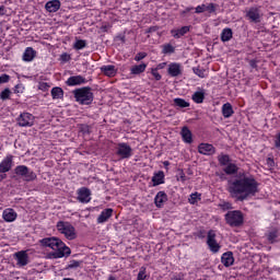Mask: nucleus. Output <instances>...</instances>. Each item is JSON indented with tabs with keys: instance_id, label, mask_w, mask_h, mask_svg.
I'll return each mask as SVG.
<instances>
[{
	"instance_id": "nucleus-28",
	"label": "nucleus",
	"mask_w": 280,
	"mask_h": 280,
	"mask_svg": "<svg viewBox=\"0 0 280 280\" xmlns=\"http://www.w3.org/2000/svg\"><path fill=\"white\" fill-rule=\"evenodd\" d=\"M45 8L47 12H58L60 10V0L48 1Z\"/></svg>"
},
{
	"instance_id": "nucleus-9",
	"label": "nucleus",
	"mask_w": 280,
	"mask_h": 280,
	"mask_svg": "<svg viewBox=\"0 0 280 280\" xmlns=\"http://www.w3.org/2000/svg\"><path fill=\"white\" fill-rule=\"evenodd\" d=\"M207 245L211 253H220V244L215 241V231L210 230L207 236Z\"/></svg>"
},
{
	"instance_id": "nucleus-46",
	"label": "nucleus",
	"mask_w": 280,
	"mask_h": 280,
	"mask_svg": "<svg viewBox=\"0 0 280 280\" xmlns=\"http://www.w3.org/2000/svg\"><path fill=\"white\" fill-rule=\"evenodd\" d=\"M60 60L61 62H69V60H71V55L63 52L60 55Z\"/></svg>"
},
{
	"instance_id": "nucleus-16",
	"label": "nucleus",
	"mask_w": 280,
	"mask_h": 280,
	"mask_svg": "<svg viewBox=\"0 0 280 280\" xmlns=\"http://www.w3.org/2000/svg\"><path fill=\"white\" fill-rule=\"evenodd\" d=\"M110 218H113V208H107L97 217V224H104L105 222H108Z\"/></svg>"
},
{
	"instance_id": "nucleus-59",
	"label": "nucleus",
	"mask_w": 280,
	"mask_h": 280,
	"mask_svg": "<svg viewBox=\"0 0 280 280\" xmlns=\"http://www.w3.org/2000/svg\"><path fill=\"white\" fill-rule=\"evenodd\" d=\"M165 65H166L165 62L159 65V69H163V67H165Z\"/></svg>"
},
{
	"instance_id": "nucleus-57",
	"label": "nucleus",
	"mask_w": 280,
	"mask_h": 280,
	"mask_svg": "<svg viewBox=\"0 0 280 280\" xmlns=\"http://www.w3.org/2000/svg\"><path fill=\"white\" fill-rule=\"evenodd\" d=\"M163 165H164V167H166V170H167V167H170V161H164V162H163Z\"/></svg>"
},
{
	"instance_id": "nucleus-36",
	"label": "nucleus",
	"mask_w": 280,
	"mask_h": 280,
	"mask_svg": "<svg viewBox=\"0 0 280 280\" xmlns=\"http://www.w3.org/2000/svg\"><path fill=\"white\" fill-rule=\"evenodd\" d=\"M86 47V40L84 39H77L73 44V49L80 51V49H84Z\"/></svg>"
},
{
	"instance_id": "nucleus-51",
	"label": "nucleus",
	"mask_w": 280,
	"mask_h": 280,
	"mask_svg": "<svg viewBox=\"0 0 280 280\" xmlns=\"http://www.w3.org/2000/svg\"><path fill=\"white\" fill-rule=\"evenodd\" d=\"M222 208H223V209H226V210L233 209V205H231V202H224V203L222 205Z\"/></svg>"
},
{
	"instance_id": "nucleus-62",
	"label": "nucleus",
	"mask_w": 280,
	"mask_h": 280,
	"mask_svg": "<svg viewBox=\"0 0 280 280\" xmlns=\"http://www.w3.org/2000/svg\"><path fill=\"white\" fill-rule=\"evenodd\" d=\"M180 180H182L183 183H185V180H186V179H185V175H182V176H180Z\"/></svg>"
},
{
	"instance_id": "nucleus-22",
	"label": "nucleus",
	"mask_w": 280,
	"mask_h": 280,
	"mask_svg": "<svg viewBox=\"0 0 280 280\" xmlns=\"http://www.w3.org/2000/svg\"><path fill=\"white\" fill-rule=\"evenodd\" d=\"M16 211L12 208L5 209L2 213L4 222H14V220H16Z\"/></svg>"
},
{
	"instance_id": "nucleus-61",
	"label": "nucleus",
	"mask_w": 280,
	"mask_h": 280,
	"mask_svg": "<svg viewBox=\"0 0 280 280\" xmlns=\"http://www.w3.org/2000/svg\"><path fill=\"white\" fill-rule=\"evenodd\" d=\"M268 163H269L270 165H272V163H275V161H273L272 159H268Z\"/></svg>"
},
{
	"instance_id": "nucleus-17",
	"label": "nucleus",
	"mask_w": 280,
	"mask_h": 280,
	"mask_svg": "<svg viewBox=\"0 0 280 280\" xmlns=\"http://www.w3.org/2000/svg\"><path fill=\"white\" fill-rule=\"evenodd\" d=\"M165 202H167V194H165V191H159L154 198L155 207H158V209H161L163 205H165Z\"/></svg>"
},
{
	"instance_id": "nucleus-4",
	"label": "nucleus",
	"mask_w": 280,
	"mask_h": 280,
	"mask_svg": "<svg viewBox=\"0 0 280 280\" xmlns=\"http://www.w3.org/2000/svg\"><path fill=\"white\" fill-rule=\"evenodd\" d=\"M57 231L65 235L66 240H75L78 234L75 233V228L67 222V221H59L57 222Z\"/></svg>"
},
{
	"instance_id": "nucleus-18",
	"label": "nucleus",
	"mask_w": 280,
	"mask_h": 280,
	"mask_svg": "<svg viewBox=\"0 0 280 280\" xmlns=\"http://www.w3.org/2000/svg\"><path fill=\"white\" fill-rule=\"evenodd\" d=\"M101 73L107 75V78H115L117 75V68L113 65L102 66Z\"/></svg>"
},
{
	"instance_id": "nucleus-10",
	"label": "nucleus",
	"mask_w": 280,
	"mask_h": 280,
	"mask_svg": "<svg viewBox=\"0 0 280 280\" xmlns=\"http://www.w3.org/2000/svg\"><path fill=\"white\" fill-rule=\"evenodd\" d=\"M77 200H79V202L88 205V202L91 200V189L81 187L77 190Z\"/></svg>"
},
{
	"instance_id": "nucleus-8",
	"label": "nucleus",
	"mask_w": 280,
	"mask_h": 280,
	"mask_svg": "<svg viewBox=\"0 0 280 280\" xmlns=\"http://www.w3.org/2000/svg\"><path fill=\"white\" fill-rule=\"evenodd\" d=\"M18 124L21 128H32L34 126V115L30 113H23L18 118Z\"/></svg>"
},
{
	"instance_id": "nucleus-6",
	"label": "nucleus",
	"mask_w": 280,
	"mask_h": 280,
	"mask_svg": "<svg viewBox=\"0 0 280 280\" xmlns=\"http://www.w3.org/2000/svg\"><path fill=\"white\" fill-rule=\"evenodd\" d=\"M225 221L230 226H242L244 224V214L240 210L229 211L225 214Z\"/></svg>"
},
{
	"instance_id": "nucleus-39",
	"label": "nucleus",
	"mask_w": 280,
	"mask_h": 280,
	"mask_svg": "<svg viewBox=\"0 0 280 280\" xmlns=\"http://www.w3.org/2000/svg\"><path fill=\"white\" fill-rule=\"evenodd\" d=\"M176 51V48L172 46L171 44H166L163 46L162 54H174Z\"/></svg>"
},
{
	"instance_id": "nucleus-56",
	"label": "nucleus",
	"mask_w": 280,
	"mask_h": 280,
	"mask_svg": "<svg viewBox=\"0 0 280 280\" xmlns=\"http://www.w3.org/2000/svg\"><path fill=\"white\" fill-rule=\"evenodd\" d=\"M187 12H191V8H187L186 10L182 11V14H187Z\"/></svg>"
},
{
	"instance_id": "nucleus-44",
	"label": "nucleus",
	"mask_w": 280,
	"mask_h": 280,
	"mask_svg": "<svg viewBox=\"0 0 280 280\" xmlns=\"http://www.w3.org/2000/svg\"><path fill=\"white\" fill-rule=\"evenodd\" d=\"M192 71L195 75H198V78H205V70L200 68H194Z\"/></svg>"
},
{
	"instance_id": "nucleus-35",
	"label": "nucleus",
	"mask_w": 280,
	"mask_h": 280,
	"mask_svg": "<svg viewBox=\"0 0 280 280\" xmlns=\"http://www.w3.org/2000/svg\"><path fill=\"white\" fill-rule=\"evenodd\" d=\"M277 237H279V232L277 230H272L267 234V240L270 244H275Z\"/></svg>"
},
{
	"instance_id": "nucleus-37",
	"label": "nucleus",
	"mask_w": 280,
	"mask_h": 280,
	"mask_svg": "<svg viewBox=\"0 0 280 280\" xmlns=\"http://www.w3.org/2000/svg\"><path fill=\"white\" fill-rule=\"evenodd\" d=\"M145 279H148V271L145 267H141L138 272L137 280H145Z\"/></svg>"
},
{
	"instance_id": "nucleus-54",
	"label": "nucleus",
	"mask_w": 280,
	"mask_h": 280,
	"mask_svg": "<svg viewBox=\"0 0 280 280\" xmlns=\"http://www.w3.org/2000/svg\"><path fill=\"white\" fill-rule=\"evenodd\" d=\"M172 280H183V276L180 275L174 276Z\"/></svg>"
},
{
	"instance_id": "nucleus-7",
	"label": "nucleus",
	"mask_w": 280,
	"mask_h": 280,
	"mask_svg": "<svg viewBox=\"0 0 280 280\" xmlns=\"http://www.w3.org/2000/svg\"><path fill=\"white\" fill-rule=\"evenodd\" d=\"M133 154L132 147L126 142H120L116 145V156L121 160L131 159Z\"/></svg>"
},
{
	"instance_id": "nucleus-21",
	"label": "nucleus",
	"mask_w": 280,
	"mask_h": 280,
	"mask_svg": "<svg viewBox=\"0 0 280 280\" xmlns=\"http://www.w3.org/2000/svg\"><path fill=\"white\" fill-rule=\"evenodd\" d=\"M153 187H159V185H163L165 183V173L163 171H159L154 173L152 177Z\"/></svg>"
},
{
	"instance_id": "nucleus-13",
	"label": "nucleus",
	"mask_w": 280,
	"mask_h": 280,
	"mask_svg": "<svg viewBox=\"0 0 280 280\" xmlns=\"http://www.w3.org/2000/svg\"><path fill=\"white\" fill-rule=\"evenodd\" d=\"M168 75L171 78H178L183 73V66L180 63L172 62L168 65Z\"/></svg>"
},
{
	"instance_id": "nucleus-2",
	"label": "nucleus",
	"mask_w": 280,
	"mask_h": 280,
	"mask_svg": "<svg viewBox=\"0 0 280 280\" xmlns=\"http://www.w3.org/2000/svg\"><path fill=\"white\" fill-rule=\"evenodd\" d=\"M40 244L55 250L48 254L49 259H62V257H69L71 255V248L58 237L43 238Z\"/></svg>"
},
{
	"instance_id": "nucleus-19",
	"label": "nucleus",
	"mask_w": 280,
	"mask_h": 280,
	"mask_svg": "<svg viewBox=\"0 0 280 280\" xmlns=\"http://www.w3.org/2000/svg\"><path fill=\"white\" fill-rule=\"evenodd\" d=\"M221 261L225 268H229L235 264V258L233 257V252H226L222 255Z\"/></svg>"
},
{
	"instance_id": "nucleus-23",
	"label": "nucleus",
	"mask_w": 280,
	"mask_h": 280,
	"mask_svg": "<svg viewBox=\"0 0 280 280\" xmlns=\"http://www.w3.org/2000/svg\"><path fill=\"white\" fill-rule=\"evenodd\" d=\"M34 58H36V50H34V48H32V47H27L24 50L22 60L24 62H32V60H34Z\"/></svg>"
},
{
	"instance_id": "nucleus-45",
	"label": "nucleus",
	"mask_w": 280,
	"mask_h": 280,
	"mask_svg": "<svg viewBox=\"0 0 280 280\" xmlns=\"http://www.w3.org/2000/svg\"><path fill=\"white\" fill-rule=\"evenodd\" d=\"M10 82V75L9 74H1L0 75V84H8Z\"/></svg>"
},
{
	"instance_id": "nucleus-29",
	"label": "nucleus",
	"mask_w": 280,
	"mask_h": 280,
	"mask_svg": "<svg viewBox=\"0 0 280 280\" xmlns=\"http://www.w3.org/2000/svg\"><path fill=\"white\" fill-rule=\"evenodd\" d=\"M180 135L184 143H192L194 138L191 136V130H189V128L183 127Z\"/></svg>"
},
{
	"instance_id": "nucleus-40",
	"label": "nucleus",
	"mask_w": 280,
	"mask_h": 280,
	"mask_svg": "<svg viewBox=\"0 0 280 280\" xmlns=\"http://www.w3.org/2000/svg\"><path fill=\"white\" fill-rule=\"evenodd\" d=\"M10 95H12V91H10V89L7 88L0 93V100H10Z\"/></svg>"
},
{
	"instance_id": "nucleus-55",
	"label": "nucleus",
	"mask_w": 280,
	"mask_h": 280,
	"mask_svg": "<svg viewBox=\"0 0 280 280\" xmlns=\"http://www.w3.org/2000/svg\"><path fill=\"white\" fill-rule=\"evenodd\" d=\"M5 178H8V175L1 174V175H0V183H1V180H5Z\"/></svg>"
},
{
	"instance_id": "nucleus-58",
	"label": "nucleus",
	"mask_w": 280,
	"mask_h": 280,
	"mask_svg": "<svg viewBox=\"0 0 280 280\" xmlns=\"http://www.w3.org/2000/svg\"><path fill=\"white\" fill-rule=\"evenodd\" d=\"M19 89H21V85H15V93H21V91H19Z\"/></svg>"
},
{
	"instance_id": "nucleus-27",
	"label": "nucleus",
	"mask_w": 280,
	"mask_h": 280,
	"mask_svg": "<svg viewBox=\"0 0 280 280\" xmlns=\"http://www.w3.org/2000/svg\"><path fill=\"white\" fill-rule=\"evenodd\" d=\"M148 69V63L136 65L130 68L131 75H141Z\"/></svg>"
},
{
	"instance_id": "nucleus-1",
	"label": "nucleus",
	"mask_w": 280,
	"mask_h": 280,
	"mask_svg": "<svg viewBox=\"0 0 280 280\" xmlns=\"http://www.w3.org/2000/svg\"><path fill=\"white\" fill-rule=\"evenodd\" d=\"M232 198L244 202L248 197L255 196L259 191V183L253 176H243L235 179L228 189Z\"/></svg>"
},
{
	"instance_id": "nucleus-11",
	"label": "nucleus",
	"mask_w": 280,
	"mask_h": 280,
	"mask_svg": "<svg viewBox=\"0 0 280 280\" xmlns=\"http://www.w3.org/2000/svg\"><path fill=\"white\" fill-rule=\"evenodd\" d=\"M14 164V156L9 154L7 155L0 163V174H7L12 170V165Z\"/></svg>"
},
{
	"instance_id": "nucleus-26",
	"label": "nucleus",
	"mask_w": 280,
	"mask_h": 280,
	"mask_svg": "<svg viewBox=\"0 0 280 280\" xmlns=\"http://www.w3.org/2000/svg\"><path fill=\"white\" fill-rule=\"evenodd\" d=\"M189 32V26H183L180 28H174L171 31L173 38H183L185 34Z\"/></svg>"
},
{
	"instance_id": "nucleus-49",
	"label": "nucleus",
	"mask_w": 280,
	"mask_h": 280,
	"mask_svg": "<svg viewBox=\"0 0 280 280\" xmlns=\"http://www.w3.org/2000/svg\"><path fill=\"white\" fill-rule=\"evenodd\" d=\"M151 74L153 75V78L155 79V80H161V73H159V70H156V69H152L151 70Z\"/></svg>"
},
{
	"instance_id": "nucleus-33",
	"label": "nucleus",
	"mask_w": 280,
	"mask_h": 280,
	"mask_svg": "<svg viewBox=\"0 0 280 280\" xmlns=\"http://www.w3.org/2000/svg\"><path fill=\"white\" fill-rule=\"evenodd\" d=\"M175 106H178V108H189V102L185 101V98H174Z\"/></svg>"
},
{
	"instance_id": "nucleus-53",
	"label": "nucleus",
	"mask_w": 280,
	"mask_h": 280,
	"mask_svg": "<svg viewBox=\"0 0 280 280\" xmlns=\"http://www.w3.org/2000/svg\"><path fill=\"white\" fill-rule=\"evenodd\" d=\"M159 30V26H151L149 30H148V33L149 34H152V32H156Z\"/></svg>"
},
{
	"instance_id": "nucleus-15",
	"label": "nucleus",
	"mask_w": 280,
	"mask_h": 280,
	"mask_svg": "<svg viewBox=\"0 0 280 280\" xmlns=\"http://www.w3.org/2000/svg\"><path fill=\"white\" fill-rule=\"evenodd\" d=\"M66 84L68 86H78L80 84H86V79L82 75H73L68 78V80L66 81Z\"/></svg>"
},
{
	"instance_id": "nucleus-20",
	"label": "nucleus",
	"mask_w": 280,
	"mask_h": 280,
	"mask_svg": "<svg viewBox=\"0 0 280 280\" xmlns=\"http://www.w3.org/2000/svg\"><path fill=\"white\" fill-rule=\"evenodd\" d=\"M205 95H207V92H205L203 89L198 88L192 94L191 100L195 104H202V102H205Z\"/></svg>"
},
{
	"instance_id": "nucleus-60",
	"label": "nucleus",
	"mask_w": 280,
	"mask_h": 280,
	"mask_svg": "<svg viewBox=\"0 0 280 280\" xmlns=\"http://www.w3.org/2000/svg\"><path fill=\"white\" fill-rule=\"evenodd\" d=\"M107 280H117L115 276H109Z\"/></svg>"
},
{
	"instance_id": "nucleus-50",
	"label": "nucleus",
	"mask_w": 280,
	"mask_h": 280,
	"mask_svg": "<svg viewBox=\"0 0 280 280\" xmlns=\"http://www.w3.org/2000/svg\"><path fill=\"white\" fill-rule=\"evenodd\" d=\"M195 12L196 14H202V12H206V4L198 5Z\"/></svg>"
},
{
	"instance_id": "nucleus-34",
	"label": "nucleus",
	"mask_w": 280,
	"mask_h": 280,
	"mask_svg": "<svg viewBox=\"0 0 280 280\" xmlns=\"http://www.w3.org/2000/svg\"><path fill=\"white\" fill-rule=\"evenodd\" d=\"M218 161L220 165L224 167L231 163V156H229L228 154H221L218 156Z\"/></svg>"
},
{
	"instance_id": "nucleus-30",
	"label": "nucleus",
	"mask_w": 280,
	"mask_h": 280,
	"mask_svg": "<svg viewBox=\"0 0 280 280\" xmlns=\"http://www.w3.org/2000/svg\"><path fill=\"white\" fill-rule=\"evenodd\" d=\"M50 95L52 100H62L65 97V91L62 90V88L56 86L51 89Z\"/></svg>"
},
{
	"instance_id": "nucleus-52",
	"label": "nucleus",
	"mask_w": 280,
	"mask_h": 280,
	"mask_svg": "<svg viewBox=\"0 0 280 280\" xmlns=\"http://www.w3.org/2000/svg\"><path fill=\"white\" fill-rule=\"evenodd\" d=\"M8 10L3 5L0 7V16H5Z\"/></svg>"
},
{
	"instance_id": "nucleus-25",
	"label": "nucleus",
	"mask_w": 280,
	"mask_h": 280,
	"mask_svg": "<svg viewBox=\"0 0 280 280\" xmlns=\"http://www.w3.org/2000/svg\"><path fill=\"white\" fill-rule=\"evenodd\" d=\"M246 16L252 21L253 23H259V9L252 8L247 11Z\"/></svg>"
},
{
	"instance_id": "nucleus-32",
	"label": "nucleus",
	"mask_w": 280,
	"mask_h": 280,
	"mask_svg": "<svg viewBox=\"0 0 280 280\" xmlns=\"http://www.w3.org/2000/svg\"><path fill=\"white\" fill-rule=\"evenodd\" d=\"M237 170L236 164L230 163L224 166L223 172H225L228 176H233V174H237Z\"/></svg>"
},
{
	"instance_id": "nucleus-14",
	"label": "nucleus",
	"mask_w": 280,
	"mask_h": 280,
	"mask_svg": "<svg viewBox=\"0 0 280 280\" xmlns=\"http://www.w3.org/2000/svg\"><path fill=\"white\" fill-rule=\"evenodd\" d=\"M15 259L18 261V266L20 267L27 266V264H30V256L25 250L15 253Z\"/></svg>"
},
{
	"instance_id": "nucleus-41",
	"label": "nucleus",
	"mask_w": 280,
	"mask_h": 280,
	"mask_svg": "<svg viewBox=\"0 0 280 280\" xmlns=\"http://www.w3.org/2000/svg\"><path fill=\"white\" fill-rule=\"evenodd\" d=\"M218 8V4L215 3H209L208 5L206 4V12H209V14H213Z\"/></svg>"
},
{
	"instance_id": "nucleus-38",
	"label": "nucleus",
	"mask_w": 280,
	"mask_h": 280,
	"mask_svg": "<svg viewBox=\"0 0 280 280\" xmlns=\"http://www.w3.org/2000/svg\"><path fill=\"white\" fill-rule=\"evenodd\" d=\"M200 194L198 192H192L189 198H188V201L190 205H196V202H198V200H200Z\"/></svg>"
},
{
	"instance_id": "nucleus-3",
	"label": "nucleus",
	"mask_w": 280,
	"mask_h": 280,
	"mask_svg": "<svg viewBox=\"0 0 280 280\" xmlns=\"http://www.w3.org/2000/svg\"><path fill=\"white\" fill-rule=\"evenodd\" d=\"M73 93L75 102L82 106H89V104H93V92L91 91V88L77 89Z\"/></svg>"
},
{
	"instance_id": "nucleus-47",
	"label": "nucleus",
	"mask_w": 280,
	"mask_h": 280,
	"mask_svg": "<svg viewBox=\"0 0 280 280\" xmlns=\"http://www.w3.org/2000/svg\"><path fill=\"white\" fill-rule=\"evenodd\" d=\"M49 83H47V82H40L39 84H38V89H39V91H49Z\"/></svg>"
},
{
	"instance_id": "nucleus-42",
	"label": "nucleus",
	"mask_w": 280,
	"mask_h": 280,
	"mask_svg": "<svg viewBox=\"0 0 280 280\" xmlns=\"http://www.w3.org/2000/svg\"><path fill=\"white\" fill-rule=\"evenodd\" d=\"M273 145L276 150H280V131L273 137Z\"/></svg>"
},
{
	"instance_id": "nucleus-43",
	"label": "nucleus",
	"mask_w": 280,
	"mask_h": 280,
	"mask_svg": "<svg viewBox=\"0 0 280 280\" xmlns=\"http://www.w3.org/2000/svg\"><path fill=\"white\" fill-rule=\"evenodd\" d=\"M147 57H148L147 52H138L135 56V60H136V62H141V60H143V58H147Z\"/></svg>"
},
{
	"instance_id": "nucleus-5",
	"label": "nucleus",
	"mask_w": 280,
	"mask_h": 280,
	"mask_svg": "<svg viewBox=\"0 0 280 280\" xmlns=\"http://www.w3.org/2000/svg\"><path fill=\"white\" fill-rule=\"evenodd\" d=\"M14 174L16 176H20V178H23L26 183H32V180H36L37 175L34 173V171L30 170L26 165H18L14 168Z\"/></svg>"
},
{
	"instance_id": "nucleus-24",
	"label": "nucleus",
	"mask_w": 280,
	"mask_h": 280,
	"mask_svg": "<svg viewBox=\"0 0 280 280\" xmlns=\"http://www.w3.org/2000/svg\"><path fill=\"white\" fill-rule=\"evenodd\" d=\"M221 110L224 119H229L230 117H233V114L235 113L233 110V105H231V103L223 104Z\"/></svg>"
},
{
	"instance_id": "nucleus-48",
	"label": "nucleus",
	"mask_w": 280,
	"mask_h": 280,
	"mask_svg": "<svg viewBox=\"0 0 280 280\" xmlns=\"http://www.w3.org/2000/svg\"><path fill=\"white\" fill-rule=\"evenodd\" d=\"M80 264H82L79 260H71L70 264L68 265V268H80Z\"/></svg>"
},
{
	"instance_id": "nucleus-12",
	"label": "nucleus",
	"mask_w": 280,
	"mask_h": 280,
	"mask_svg": "<svg viewBox=\"0 0 280 280\" xmlns=\"http://www.w3.org/2000/svg\"><path fill=\"white\" fill-rule=\"evenodd\" d=\"M198 152L205 156H211L212 154H215V147L209 143H200L198 145Z\"/></svg>"
},
{
	"instance_id": "nucleus-31",
	"label": "nucleus",
	"mask_w": 280,
	"mask_h": 280,
	"mask_svg": "<svg viewBox=\"0 0 280 280\" xmlns=\"http://www.w3.org/2000/svg\"><path fill=\"white\" fill-rule=\"evenodd\" d=\"M233 38V30L224 28L221 33V40L222 43H229Z\"/></svg>"
}]
</instances>
